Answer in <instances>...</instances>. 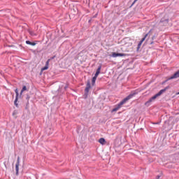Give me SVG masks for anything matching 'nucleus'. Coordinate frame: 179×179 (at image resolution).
Masks as SVG:
<instances>
[{
	"label": "nucleus",
	"instance_id": "nucleus-1",
	"mask_svg": "<svg viewBox=\"0 0 179 179\" xmlns=\"http://www.w3.org/2000/svg\"><path fill=\"white\" fill-rule=\"evenodd\" d=\"M136 94H138V92L132 91L126 98H124L119 103H117L116 106H117V108H121V107L124 106V104H125V103H127L128 100H131V99H132L133 97H135Z\"/></svg>",
	"mask_w": 179,
	"mask_h": 179
},
{
	"label": "nucleus",
	"instance_id": "nucleus-2",
	"mask_svg": "<svg viewBox=\"0 0 179 179\" xmlns=\"http://www.w3.org/2000/svg\"><path fill=\"white\" fill-rule=\"evenodd\" d=\"M91 87H92V85H90V81L88 80L87 82V85L85 89V94L83 95V99H87V96H89V90H90Z\"/></svg>",
	"mask_w": 179,
	"mask_h": 179
},
{
	"label": "nucleus",
	"instance_id": "nucleus-3",
	"mask_svg": "<svg viewBox=\"0 0 179 179\" xmlns=\"http://www.w3.org/2000/svg\"><path fill=\"white\" fill-rule=\"evenodd\" d=\"M15 99L14 101V105L15 106V107H17V108H19V103H17V101H19V90L17 88L15 90Z\"/></svg>",
	"mask_w": 179,
	"mask_h": 179
},
{
	"label": "nucleus",
	"instance_id": "nucleus-4",
	"mask_svg": "<svg viewBox=\"0 0 179 179\" xmlns=\"http://www.w3.org/2000/svg\"><path fill=\"white\" fill-rule=\"evenodd\" d=\"M20 164V157H17V162L15 164V174L16 176H19V166Z\"/></svg>",
	"mask_w": 179,
	"mask_h": 179
},
{
	"label": "nucleus",
	"instance_id": "nucleus-5",
	"mask_svg": "<svg viewBox=\"0 0 179 179\" xmlns=\"http://www.w3.org/2000/svg\"><path fill=\"white\" fill-rule=\"evenodd\" d=\"M111 57H113V58H117V57H127V54L114 52L112 53Z\"/></svg>",
	"mask_w": 179,
	"mask_h": 179
},
{
	"label": "nucleus",
	"instance_id": "nucleus-6",
	"mask_svg": "<svg viewBox=\"0 0 179 179\" xmlns=\"http://www.w3.org/2000/svg\"><path fill=\"white\" fill-rule=\"evenodd\" d=\"M50 65V60H47L45 62V66L41 68V71H47V69H48V66Z\"/></svg>",
	"mask_w": 179,
	"mask_h": 179
},
{
	"label": "nucleus",
	"instance_id": "nucleus-7",
	"mask_svg": "<svg viewBox=\"0 0 179 179\" xmlns=\"http://www.w3.org/2000/svg\"><path fill=\"white\" fill-rule=\"evenodd\" d=\"M26 44H27L28 45H32L33 47H34V45H36L37 44V43L36 42H31L30 41H26Z\"/></svg>",
	"mask_w": 179,
	"mask_h": 179
},
{
	"label": "nucleus",
	"instance_id": "nucleus-8",
	"mask_svg": "<svg viewBox=\"0 0 179 179\" xmlns=\"http://www.w3.org/2000/svg\"><path fill=\"white\" fill-rule=\"evenodd\" d=\"M160 22L161 23H164V24H167L169 23V18H162Z\"/></svg>",
	"mask_w": 179,
	"mask_h": 179
},
{
	"label": "nucleus",
	"instance_id": "nucleus-9",
	"mask_svg": "<svg viewBox=\"0 0 179 179\" xmlns=\"http://www.w3.org/2000/svg\"><path fill=\"white\" fill-rule=\"evenodd\" d=\"M98 142H99L101 145H106V138H101L99 139Z\"/></svg>",
	"mask_w": 179,
	"mask_h": 179
},
{
	"label": "nucleus",
	"instance_id": "nucleus-10",
	"mask_svg": "<svg viewBox=\"0 0 179 179\" xmlns=\"http://www.w3.org/2000/svg\"><path fill=\"white\" fill-rule=\"evenodd\" d=\"M96 80H97V78L94 77L92 79V86H95L96 85Z\"/></svg>",
	"mask_w": 179,
	"mask_h": 179
},
{
	"label": "nucleus",
	"instance_id": "nucleus-11",
	"mask_svg": "<svg viewBox=\"0 0 179 179\" xmlns=\"http://www.w3.org/2000/svg\"><path fill=\"white\" fill-rule=\"evenodd\" d=\"M118 110H120V108L116 106L111 110V113H115V111H118Z\"/></svg>",
	"mask_w": 179,
	"mask_h": 179
},
{
	"label": "nucleus",
	"instance_id": "nucleus-12",
	"mask_svg": "<svg viewBox=\"0 0 179 179\" xmlns=\"http://www.w3.org/2000/svg\"><path fill=\"white\" fill-rule=\"evenodd\" d=\"M143 43V42H141V41H139L138 44V46H137V51H139L140 48H141V46L142 45Z\"/></svg>",
	"mask_w": 179,
	"mask_h": 179
},
{
	"label": "nucleus",
	"instance_id": "nucleus-13",
	"mask_svg": "<svg viewBox=\"0 0 179 179\" xmlns=\"http://www.w3.org/2000/svg\"><path fill=\"white\" fill-rule=\"evenodd\" d=\"M163 93H164V90L162 89L158 93H157V94L158 95V96H162Z\"/></svg>",
	"mask_w": 179,
	"mask_h": 179
},
{
	"label": "nucleus",
	"instance_id": "nucleus-14",
	"mask_svg": "<svg viewBox=\"0 0 179 179\" xmlns=\"http://www.w3.org/2000/svg\"><path fill=\"white\" fill-rule=\"evenodd\" d=\"M152 101H153L151 99V98H150L148 99V101L147 102H145V106H149V104H150V103H152Z\"/></svg>",
	"mask_w": 179,
	"mask_h": 179
},
{
	"label": "nucleus",
	"instance_id": "nucleus-15",
	"mask_svg": "<svg viewBox=\"0 0 179 179\" xmlns=\"http://www.w3.org/2000/svg\"><path fill=\"white\" fill-rule=\"evenodd\" d=\"M150 33H152V29H150V30L148 31V33H147V34L144 36L143 38H145V40H146V37H148V36H149V34H150Z\"/></svg>",
	"mask_w": 179,
	"mask_h": 179
},
{
	"label": "nucleus",
	"instance_id": "nucleus-16",
	"mask_svg": "<svg viewBox=\"0 0 179 179\" xmlns=\"http://www.w3.org/2000/svg\"><path fill=\"white\" fill-rule=\"evenodd\" d=\"M56 57L57 56L54 55L53 57H51L50 59H48V61L50 62V61H52V59H55Z\"/></svg>",
	"mask_w": 179,
	"mask_h": 179
},
{
	"label": "nucleus",
	"instance_id": "nucleus-17",
	"mask_svg": "<svg viewBox=\"0 0 179 179\" xmlns=\"http://www.w3.org/2000/svg\"><path fill=\"white\" fill-rule=\"evenodd\" d=\"M101 64H100L99 66H98V69H96V71L97 72H101Z\"/></svg>",
	"mask_w": 179,
	"mask_h": 179
},
{
	"label": "nucleus",
	"instance_id": "nucleus-18",
	"mask_svg": "<svg viewBox=\"0 0 179 179\" xmlns=\"http://www.w3.org/2000/svg\"><path fill=\"white\" fill-rule=\"evenodd\" d=\"M21 90H22V92H26V90H27V87H26V85H24Z\"/></svg>",
	"mask_w": 179,
	"mask_h": 179
},
{
	"label": "nucleus",
	"instance_id": "nucleus-19",
	"mask_svg": "<svg viewBox=\"0 0 179 179\" xmlns=\"http://www.w3.org/2000/svg\"><path fill=\"white\" fill-rule=\"evenodd\" d=\"M99 75H100V72L96 71L94 78H97V76H99Z\"/></svg>",
	"mask_w": 179,
	"mask_h": 179
},
{
	"label": "nucleus",
	"instance_id": "nucleus-20",
	"mask_svg": "<svg viewBox=\"0 0 179 179\" xmlns=\"http://www.w3.org/2000/svg\"><path fill=\"white\" fill-rule=\"evenodd\" d=\"M170 85L166 86L165 88L163 89L164 92H166V90H169L170 89Z\"/></svg>",
	"mask_w": 179,
	"mask_h": 179
},
{
	"label": "nucleus",
	"instance_id": "nucleus-21",
	"mask_svg": "<svg viewBox=\"0 0 179 179\" xmlns=\"http://www.w3.org/2000/svg\"><path fill=\"white\" fill-rule=\"evenodd\" d=\"M152 99H154V100H156V99H157V97H159V95L157 94H156L154 96H152Z\"/></svg>",
	"mask_w": 179,
	"mask_h": 179
},
{
	"label": "nucleus",
	"instance_id": "nucleus-22",
	"mask_svg": "<svg viewBox=\"0 0 179 179\" xmlns=\"http://www.w3.org/2000/svg\"><path fill=\"white\" fill-rule=\"evenodd\" d=\"M152 99H154V100H156V99H157V97H159V95L157 94H156L154 96H152Z\"/></svg>",
	"mask_w": 179,
	"mask_h": 179
},
{
	"label": "nucleus",
	"instance_id": "nucleus-23",
	"mask_svg": "<svg viewBox=\"0 0 179 179\" xmlns=\"http://www.w3.org/2000/svg\"><path fill=\"white\" fill-rule=\"evenodd\" d=\"M24 92V91H23V90H21V91H20V94H19V97H22V96Z\"/></svg>",
	"mask_w": 179,
	"mask_h": 179
},
{
	"label": "nucleus",
	"instance_id": "nucleus-24",
	"mask_svg": "<svg viewBox=\"0 0 179 179\" xmlns=\"http://www.w3.org/2000/svg\"><path fill=\"white\" fill-rule=\"evenodd\" d=\"M152 124H153L154 125H159V124H160V122H153Z\"/></svg>",
	"mask_w": 179,
	"mask_h": 179
},
{
	"label": "nucleus",
	"instance_id": "nucleus-25",
	"mask_svg": "<svg viewBox=\"0 0 179 179\" xmlns=\"http://www.w3.org/2000/svg\"><path fill=\"white\" fill-rule=\"evenodd\" d=\"M26 99H27V101H29V100L30 99V96L27 95Z\"/></svg>",
	"mask_w": 179,
	"mask_h": 179
},
{
	"label": "nucleus",
	"instance_id": "nucleus-26",
	"mask_svg": "<svg viewBox=\"0 0 179 179\" xmlns=\"http://www.w3.org/2000/svg\"><path fill=\"white\" fill-rule=\"evenodd\" d=\"M138 0H134V2L131 4V6L134 5V3L137 1Z\"/></svg>",
	"mask_w": 179,
	"mask_h": 179
},
{
	"label": "nucleus",
	"instance_id": "nucleus-27",
	"mask_svg": "<svg viewBox=\"0 0 179 179\" xmlns=\"http://www.w3.org/2000/svg\"><path fill=\"white\" fill-rule=\"evenodd\" d=\"M145 38H143L140 41L141 42V43H143V41H145Z\"/></svg>",
	"mask_w": 179,
	"mask_h": 179
},
{
	"label": "nucleus",
	"instance_id": "nucleus-28",
	"mask_svg": "<svg viewBox=\"0 0 179 179\" xmlns=\"http://www.w3.org/2000/svg\"><path fill=\"white\" fill-rule=\"evenodd\" d=\"M156 36L154 35L152 37V41H153V40H155V38Z\"/></svg>",
	"mask_w": 179,
	"mask_h": 179
},
{
	"label": "nucleus",
	"instance_id": "nucleus-29",
	"mask_svg": "<svg viewBox=\"0 0 179 179\" xmlns=\"http://www.w3.org/2000/svg\"><path fill=\"white\" fill-rule=\"evenodd\" d=\"M155 43V42H153V41H152L151 42H150V45H152V44H154Z\"/></svg>",
	"mask_w": 179,
	"mask_h": 179
},
{
	"label": "nucleus",
	"instance_id": "nucleus-30",
	"mask_svg": "<svg viewBox=\"0 0 179 179\" xmlns=\"http://www.w3.org/2000/svg\"><path fill=\"white\" fill-rule=\"evenodd\" d=\"M64 89H65V90H66V89H68L67 85H66V86L64 87Z\"/></svg>",
	"mask_w": 179,
	"mask_h": 179
},
{
	"label": "nucleus",
	"instance_id": "nucleus-31",
	"mask_svg": "<svg viewBox=\"0 0 179 179\" xmlns=\"http://www.w3.org/2000/svg\"><path fill=\"white\" fill-rule=\"evenodd\" d=\"M159 178H160V176H157V179H159Z\"/></svg>",
	"mask_w": 179,
	"mask_h": 179
},
{
	"label": "nucleus",
	"instance_id": "nucleus-32",
	"mask_svg": "<svg viewBox=\"0 0 179 179\" xmlns=\"http://www.w3.org/2000/svg\"><path fill=\"white\" fill-rule=\"evenodd\" d=\"M92 22V20H89L88 23H90Z\"/></svg>",
	"mask_w": 179,
	"mask_h": 179
},
{
	"label": "nucleus",
	"instance_id": "nucleus-33",
	"mask_svg": "<svg viewBox=\"0 0 179 179\" xmlns=\"http://www.w3.org/2000/svg\"><path fill=\"white\" fill-rule=\"evenodd\" d=\"M30 34H31V36H33V33L32 32H30Z\"/></svg>",
	"mask_w": 179,
	"mask_h": 179
},
{
	"label": "nucleus",
	"instance_id": "nucleus-34",
	"mask_svg": "<svg viewBox=\"0 0 179 179\" xmlns=\"http://www.w3.org/2000/svg\"><path fill=\"white\" fill-rule=\"evenodd\" d=\"M150 99H151L152 101L155 100V99L152 98V96Z\"/></svg>",
	"mask_w": 179,
	"mask_h": 179
},
{
	"label": "nucleus",
	"instance_id": "nucleus-35",
	"mask_svg": "<svg viewBox=\"0 0 179 179\" xmlns=\"http://www.w3.org/2000/svg\"><path fill=\"white\" fill-rule=\"evenodd\" d=\"M176 94H179V92L178 93H176Z\"/></svg>",
	"mask_w": 179,
	"mask_h": 179
},
{
	"label": "nucleus",
	"instance_id": "nucleus-36",
	"mask_svg": "<svg viewBox=\"0 0 179 179\" xmlns=\"http://www.w3.org/2000/svg\"><path fill=\"white\" fill-rule=\"evenodd\" d=\"M94 17H96V15H95V16H94Z\"/></svg>",
	"mask_w": 179,
	"mask_h": 179
}]
</instances>
